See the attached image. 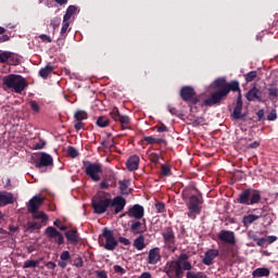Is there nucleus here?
<instances>
[{
  "label": "nucleus",
  "mask_w": 278,
  "mask_h": 278,
  "mask_svg": "<svg viewBox=\"0 0 278 278\" xmlns=\"http://www.w3.org/2000/svg\"><path fill=\"white\" fill-rule=\"evenodd\" d=\"M165 270L169 278H184V270H192V263L188 261V254H180L177 260L166 264Z\"/></svg>",
  "instance_id": "nucleus-1"
},
{
  "label": "nucleus",
  "mask_w": 278,
  "mask_h": 278,
  "mask_svg": "<svg viewBox=\"0 0 278 278\" xmlns=\"http://www.w3.org/2000/svg\"><path fill=\"white\" fill-rule=\"evenodd\" d=\"M2 84L4 86V90H12L16 92V94H21V92L27 88V81L25 78L16 74L4 76L2 78Z\"/></svg>",
  "instance_id": "nucleus-2"
},
{
  "label": "nucleus",
  "mask_w": 278,
  "mask_h": 278,
  "mask_svg": "<svg viewBox=\"0 0 278 278\" xmlns=\"http://www.w3.org/2000/svg\"><path fill=\"white\" fill-rule=\"evenodd\" d=\"M241 205H255L262 201V194L258 190L244 189L237 199Z\"/></svg>",
  "instance_id": "nucleus-3"
},
{
  "label": "nucleus",
  "mask_w": 278,
  "mask_h": 278,
  "mask_svg": "<svg viewBox=\"0 0 278 278\" xmlns=\"http://www.w3.org/2000/svg\"><path fill=\"white\" fill-rule=\"evenodd\" d=\"M92 207L94 214H105L108 208L111 207V199L103 198V193H98L92 198Z\"/></svg>",
  "instance_id": "nucleus-4"
},
{
  "label": "nucleus",
  "mask_w": 278,
  "mask_h": 278,
  "mask_svg": "<svg viewBox=\"0 0 278 278\" xmlns=\"http://www.w3.org/2000/svg\"><path fill=\"white\" fill-rule=\"evenodd\" d=\"M162 237L164 239L165 247L175 253V251H177V240L175 238V231L173 228L166 227L162 232Z\"/></svg>",
  "instance_id": "nucleus-5"
},
{
  "label": "nucleus",
  "mask_w": 278,
  "mask_h": 278,
  "mask_svg": "<svg viewBox=\"0 0 278 278\" xmlns=\"http://www.w3.org/2000/svg\"><path fill=\"white\" fill-rule=\"evenodd\" d=\"M85 173L92 181H101L99 174L103 173V167L100 163H89L85 168Z\"/></svg>",
  "instance_id": "nucleus-6"
},
{
  "label": "nucleus",
  "mask_w": 278,
  "mask_h": 278,
  "mask_svg": "<svg viewBox=\"0 0 278 278\" xmlns=\"http://www.w3.org/2000/svg\"><path fill=\"white\" fill-rule=\"evenodd\" d=\"M102 237L105 240L104 249L106 251H114L118 247V241L114 238V232L108 228L103 229Z\"/></svg>",
  "instance_id": "nucleus-7"
},
{
  "label": "nucleus",
  "mask_w": 278,
  "mask_h": 278,
  "mask_svg": "<svg viewBox=\"0 0 278 278\" xmlns=\"http://www.w3.org/2000/svg\"><path fill=\"white\" fill-rule=\"evenodd\" d=\"M124 216H128V218H134L135 220H140L144 217V206L135 204L124 213Z\"/></svg>",
  "instance_id": "nucleus-8"
},
{
  "label": "nucleus",
  "mask_w": 278,
  "mask_h": 278,
  "mask_svg": "<svg viewBox=\"0 0 278 278\" xmlns=\"http://www.w3.org/2000/svg\"><path fill=\"white\" fill-rule=\"evenodd\" d=\"M197 92H194V88L190 86H185L180 90V97L182 101H191L193 105H197L199 103V99L195 98Z\"/></svg>",
  "instance_id": "nucleus-9"
},
{
  "label": "nucleus",
  "mask_w": 278,
  "mask_h": 278,
  "mask_svg": "<svg viewBox=\"0 0 278 278\" xmlns=\"http://www.w3.org/2000/svg\"><path fill=\"white\" fill-rule=\"evenodd\" d=\"M46 235L50 240H53L54 242H56L59 247L64 244V236L61 235L60 231H58V229H55L53 226H49L46 229Z\"/></svg>",
  "instance_id": "nucleus-10"
},
{
  "label": "nucleus",
  "mask_w": 278,
  "mask_h": 278,
  "mask_svg": "<svg viewBox=\"0 0 278 278\" xmlns=\"http://www.w3.org/2000/svg\"><path fill=\"white\" fill-rule=\"evenodd\" d=\"M225 97H227V91H216L213 94H211V97L206 100H204V105H218V103H220V101H223V99H225Z\"/></svg>",
  "instance_id": "nucleus-11"
},
{
  "label": "nucleus",
  "mask_w": 278,
  "mask_h": 278,
  "mask_svg": "<svg viewBox=\"0 0 278 278\" xmlns=\"http://www.w3.org/2000/svg\"><path fill=\"white\" fill-rule=\"evenodd\" d=\"M111 207H114V214H121L125 206L127 205V200L122 195H117L114 199H111Z\"/></svg>",
  "instance_id": "nucleus-12"
},
{
  "label": "nucleus",
  "mask_w": 278,
  "mask_h": 278,
  "mask_svg": "<svg viewBox=\"0 0 278 278\" xmlns=\"http://www.w3.org/2000/svg\"><path fill=\"white\" fill-rule=\"evenodd\" d=\"M130 231L134 236H140V233H144L147 231V219H139L132 220L130 225Z\"/></svg>",
  "instance_id": "nucleus-13"
},
{
  "label": "nucleus",
  "mask_w": 278,
  "mask_h": 278,
  "mask_svg": "<svg viewBox=\"0 0 278 278\" xmlns=\"http://www.w3.org/2000/svg\"><path fill=\"white\" fill-rule=\"evenodd\" d=\"M242 108H243L242 93H239L237 98V104L232 112V118H235V121H241V118H247V114L244 113L242 114Z\"/></svg>",
  "instance_id": "nucleus-14"
},
{
  "label": "nucleus",
  "mask_w": 278,
  "mask_h": 278,
  "mask_svg": "<svg viewBox=\"0 0 278 278\" xmlns=\"http://www.w3.org/2000/svg\"><path fill=\"white\" fill-rule=\"evenodd\" d=\"M42 203H45V198L34 195L28 201V204H27V210H28L29 214H31L34 212H38V210H40V205H42Z\"/></svg>",
  "instance_id": "nucleus-15"
},
{
  "label": "nucleus",
  "mask_w": 278,
  "mask_h": 278,
  "mask_svg": "<svg viewBox=\"0 0 278 278\" xmlns=\"http://www.w3.org/2000/svg\"><path fill=\"white\" fill-rule=\"evenodd\" d=\"M203 201H201V198L197 195H191L189 198V203H188V210L189 212H194L195 214H201V204Z\"/></svg>",
  "instance_id": "nucleus-16"
},
{
  "label": "nucleus",
  "mask_w": 278,
  "mask_h": 278,
  "mask_svg": "<svg viewBox=\"0 0 278 278\" xmlns=\"http://www.w3.org/2000/svg\"><path fill=\"white\" fill-rule=\"evenodd\" d=\"M218 239L226 244H236V233L231 230H222L218 233Z\"/></svg>",
  "instance_id": "nucleus-17"
},
{
  "label": "nucleus",
  "mask_w": 278,
  "mask_h": 278,
  "mask_svg": "<svg viewBox=\"0 0 278 278\" xmlns=\"http://www.w3.org/2000/svg\"><path fill=\"white\" fill-rule=\"evenodd\" d=\"M47 166H53V157L43 152L41 153L40 161L36 163V168H45Z\"/></svg>",
  "instance_id": "nucleus-18"
},
{
  "label": "nucleus",
  "mask_w": 278,
  "mask_h": 278,
  "mask_svg": "<svg viewBox=\"0 0 278 278\" xmlns=\"http://www.w3.org/2000/svg\"><path fill=\"white\" fill-rule=\"evenodd\" d=\"M112 114H113L114 121H118V123H121L122 129H127L129 127V116L121 115V113L118 112V109L113 111Z\"/></svg>",
  "instance_id": "nucleus-19"
},
{
  "label": "nucleus",
  "mask_w": 278,
  "mask_h": 278,
  "mask_svg": "<svg viewBox=\"0 0 278 278\" xmlns=\"http://www.w3.org/2000/svg\"><path fill=\"white\" fill-rule=\"evenodd\" d=\"M216 257H218V250L211 249L205 252L202 263L205 266H212V264H213L214 260H216Z\"/></svg>",
  "instance_id": "nucleus-20"
},
{
  "label": "nucleus",
  "mask_w": 278,
  "mask_h": 278,
  "mask_svg": "<svg viewBox=\"0 0 278 278\" xmlns=\"http://www.w3.org/2000/svg\"><path fill=\"white\" fill-rule=\"evenodd\" d=\"M14 203V194L5 191H0V207L12 205Z\"/></svg>",
  "instance_id": "nucleus-21"
},
{
  "label": "nucleus",
  "mask_w": 278,
  "mask_h": 278,
  "mask_svg": "<svg viewBox=\"0 0 278 278\" xmlns=\"http://www.w3.org/2000/svg\"><path fill=\"white\" fill-rule=\"evenodd\" d=\"M139 165H140V156L138 155H131L126 161V166L130 172L138 170Z\"/></svg>",
  "instance_id": "nucleus-22"
},
{
  "label": "nucleus",
  "mask_w": 278,
  "mask_h": 278,
  "mask_svg": "<svg viewBox=\"0 0 278 278\" xmlns=\"http://www.w3.org/2000/svg\"><path fill=\"white\" fill-rule=\"evenodd\" d=\"M248 101H262V92L257 87L250 89L245 96Z\"/></svg>",
  "instance_id": "nucleus-23"
},
{
  "label": "nucleus",
  "mask_w": 278,
  "mask_h": 278,
  "mask_svg": "<svg viewBox=\"0 0 278 278\" xmlns=\"http://www.w3.org/2000/svg\"><path fill=\"white\" fill-rule=\"evenodd\" d=\"M65 238L70 244H77L79 242V232H77V229L67 230Z\"/></svg>",
  "instance_id": "nucleus-24"
},
{
  "label": "nucleus",
  "mask_w": 278,
  "mask_h": 278,
  "mask_svg": "<svg viewBox=\"0 0 278 278\" xmlns=\"http://www.w3.org/2000/svg\"><path fill=\"white\" fill-rule=\"evenodd\" d=\"M160 260H162V256L160 255V250L157 248L150 250L148 256V264H157Z\"/></svg>",
  "instance_id": "nucleus-25"
},
{
  "label": "nucleus",
  "mask_w": 278,
  "mask_h": 278,
  "mask_svg": "<svg viewBox=\"0 0 278 278\" xmlns=\"http://www.w3.org/2000/svg\"><path fill=\"white\" fill-rule=\"evenodd\" d=\"M223 91L226 92V97L231 91L232 92H239V94H241V92H240V83H238V80H232L230 84L227 83L226 88L223 89Z\"/></svg>",
  "instance_id": "nucleus-26"
},
{
  "label": "nucleus",
  "mask_w": 278,
  "mask_h": 278,
  "mask_svg": "<svg viewBox=\"0 0 278 278\" xmlns=\"http://www.w3.org/2000/svg\"><path fill=\"white\" fill-rule=\"evenodd\" d=\"M260 218H262V214H260V215H253V214L245 215L242 218V224H243L244 227H249V226L253 225L255 223V220H260Z\"/></svg>",
  "instance_id": "nucleus-27"
},
{
  "label": "nucleus",
  "mask_w": 278,
  "mask_h": 278,
  "mask_svg": "<svg viewBox=\"0 0 278 278\" xmlns=\"http://www.w3.org/2000/svg\"><path fill=\"white\" fill-rule=\"evenodd\" d=\"M34 220H41L42 225H47V220H49V216L42 211H35L34 213H30Z\"/></svg>",
  "instance_id": "nucleus-28"
},
{
  "label": "nucleus",
  "mask_w": 278,
  "mask_h": 278,
  "mask_svg": "<svg viewBox=\"0 0 278 278\" xmlns=\"http://www.w3.org/2000/svg\"><path fill=\"white\" fill-rule=\"evenodd\" d=\"M253 277H269L270 276V269L266 268V267H260L256 268L253 273H252Z\"/></svg>",
  "instance_id": "nucleus-29"
},
{
  "label": "nucleus",
  "mask_w": 278,
  "mask_h": 278,
  "mask_svg": "<svg viewBox=\"0 0 278 278\" xmlns=\"http://www.w3.org/2000/svg\"><path fill=\"white\" fill-rule=\"evenodd\" d=\"M134 247L137 249V251H142L143 249H147V243H144V236L140 235L134 240Z\"/></svg>",
  "instance_id": "nucleus-30"
},
{
  "label": "nucleus",
  "mask_w": 278,
  "mask_h": 278,
  "mask_svg": "<svg viewBox=\"0 0 278 278\" xmlns=\"http://www.w3.org/2000/svg\"><path fill=\"white\" fill-rule=\"evenodd\" d=\"M42 225L43 224L40 222L28 223L25 227V231H28V233H34V231H38V229H41Z\"/></svg>",
  "instance_id": "nucleus-31"
},
{
  "label": "nucleus",
  "mask_w": 278,
  "mask_h": 278,
  "mask_svg": "<svg viewBox=\"0 0 278 278\" xmlns=\"http://www.w3.org/2000/svg\"><path fill=\"white\" fill-rule=\"evenodd\" d=\"M118 185L121 194H129V192H131V189H129V180H119Z\"/></svg>",
  "instance_id": "nucleus-32"
},
{
  "label": "nucleus",
  "mask_w": 278,
  "mask_h": 278,
  "mask_svg": "<svg viewBox=\"0 0 278 278\" xmlns=\"http://www.w3.org/2000/svg\"><path fill=\"white\" fill-rule=\"evenodd\" d=\"M51 73H53V66L51 65H47L39 71V75L42 77V79H47Z\"/></svg>",
  "instance_id": "nucleus-33"
},
{
  "label": "nucleus",
  "mask_w": 278,
  "mask_h": 278,
  "mask_svg": "<svg viewBox=\"0 0 278 278\" xmlns=\"http://www.w3.org/2000/svg\"><path fill=\"white\" fill-rule=\"evenodd\" d=\"M12 58H14V53L12 52H0V64H5V62H9V60H12Z\"/></svg>",
  "instance_id": "nucleus-34"
},
{
  "label": "nucleus",
  "mask_w": 278,
  "mask_h": 278,
  "mask_svg": "<svg viewBox=\"0 0 278 278\" xmlns=\"http://www.w3.org/2000/svg\"><path fill=\"white\" fill-rule=\"evenodd\" d=\"M215 88H218L219 90H225L227 88V79L225 78H217L214 81Z\"/></svg>",
  "instance_id": "nucleus-35"
},
{
  "label": "nucleus",
  "mask_w": 278,
  "mask_h": 278,
  "mask_svg": "<svg viewBox=\"0 0 278 278\" xmlns=\"http://www.w3.org/2000/svg\"><path fill=\"white\" fill-rule=\"evenodd\" d=\"M40 266L39 261L27 260L24 262L23 268H38Z\"/></svg>",
  "instance_id": "nucleus-36"
},
{
  "label": "nucleus",
  "mask_w": 278,
  "mask_h": 278,
  "mask_svg": "<svg viewBox=\"0 0 278 278\" xmlns=\"http://www.w3.org/2000/svg\"><path fill=\"white\" fill-rule=\"evenodd\" d=\"M268 94H269V98L277 99L278 98V86L277 85H271L268 88Z\"/></svg>",
  "instance_id": "nucleus-37"
},
{
  "label": "nucleus",
  "mask_w": 278,
  "mask_h": 278,
  "mask_svg": "<svg viewBox=\"0 0 278 278\" xmlns=\"http://www.w3.org/2000/svg\"><path fill=\"white\" fill-rule=\"evenodd\" d=\"M244 77L248 84H250L251 81H255V79H257V71L249 72L244 75Z\"/></svg>",
  "instance_id": "nucleus-38"
},
{
  "label": "nucleus",
  "mask_w": 278,
  "mask_h": 278,
  "mask_svg": "<svg viewBox=\"0 0 278 278\" xmlns=\"http://www.w3.org/2000/svg\"><path fill=\"white\" fill-rule=\"evenodd\" d=\"M74 118L75 121H86V118H88V113H86V111H77L74 114Z\"/></svg>",
  "instance_id": "nucleus-39"
},
{
  "label": "nucleus",
  "mask_w": 278,
  "mask_h": 278,
  "mask_svg": "<svg viewBox=\"0 0 278 278\" xmlns=\"http://www.w3.org/2000/svg\"><path fill=\"white\" fill-rule=\"evenodd\" d=\"M192 190H197L194 186H188L182 190V199L186 201V199H190V194L192 193Z\"/></svg>",
  "instance_id": "nucleus-40"
},
{
  "label": "nucleus",
  "mask_w": 278,
  "mask_h": 278,
  "mask_svg": "<svg viewBox=\"0 0 278 278\" xmlns=\"http://www.w3.org/2000/svg\"><path fill=\"white\" fill-rule=\"evenodd\" d=\"M98 127H108L110 125V119L103 116L98 117L97 119Z\"/></svg>",
  "instance_id": "nucleus-41"
},
{
  "label": "nucleus",
  "mask_w": 278,
  "mask_h": 278,
  "mask_svg": "<svg viewBox=\"0 0 278 278\" xmlns=\"http://www.w3.org/2000/svg\"><path fill=\"white\" fill-rule=\"evenodd\" d=\"M187 278H207V276L201 271L194 273V271H188Z\"/></svg>",
  "instance_id": "nucleus-42"
},
{
  "label": "nucleus",
  "mask_w": 278,
  "mask_h": 278,
  "mask_svg": "<svg viewBox=\"0 0 278 278\" xmlns=\"http://www.w3.org/2000/svg\"><path fill=\"white\" fill-rule=\"evenodd\" d=\"M67 155H70V157H78L79 156V151H77V149H75L74 147L70 146L67 147Z\"/></svg>",
  "instance_id": "nucleus-43"
},
{
  "label": "nucleus",
  "mask_w": 278,
  "mask_h": 278,
  "mask_svg": "<svg viewBox=\"0 0 278 278\" xmlns=\"http://www.w3.org/2000/svg\"><path fill=\"white\" fill-rule=\"evenodd\" d=\"M161 175L163 177H169V175H170V167L168 165H162L161 166Z\"/></svg>",
  "instance_id": "nucleus-44"
},
{
  "label": "nucleus",
  "mask_w": 278,
  "mask_h": 278,
  "mask_svg": "<svg viewBox=\"0 0 278 278\" xmlns=\"http://www.w3.org/2000/svg\"><path fill=\"white\" fill-rule=\"evenodd\" d=\"M155 208L159 214H164V212L166 211V204H164V202H157L155 204Z\"/></svg>",
  "instance_id": "nucleus-45"
},
{
  "label": "nucleus",
  "mask_w": 278,
  "mask_h": 278,
  "mask_svg": "<svg viewBox=\"0 0 278 278\" xmlns=\"http://www.w3.org/2000/svg\"><path fill=\"white\" fill-rule=\"evenodd\" d=\"M113 270L117 275H125V273H127V269L123 268L121 265H114Z\"/></svg>",
  "instance_id": "nucleus-46"
},
{
  "label": "nucleus",
  "mask_w": 278,
  "mask_h": 278,
  "mask_svg": "<svg viewBox=\"0 0 278 278\" xmlns=\"http://www.w3.org/2000/svg\"><path fill=\"white\" fill-rule=\"evenodd\" d=\"M108 181H112V178L104 179L103 181L100 182L101 190H108V188H110V182Z\"/></svg>",
  "instance_id": "nucleus-47"
},
{
  "label": "nucleus",
  "mask_w": 278,
  "mask_h": 278,
  "mask_svg": "<svg viewBox=\"0 0 278 278\" xmlns=\"http://www.w3.org/2000/svg\"><path fill=\"white\" fill-rule=\"evenodd\" d=\"M60 260H62L63 262H68V260H71V252L63 251L60 255Z\"/></svg>",
  "instance_id": "nucleus-48"
},
{
  "label": "nucleus",
  "mask_w": 278,
  "mask_h": 278,
  "mask_svg": "<svg viewBox=\"0 0 278 278\" xmlns=\"http://www.w3.org/2000/svg\"><path fill=\"white\" fill-rule=\"evenodd\" d=\"M74 266H76V268H81L84 266V260L81 256L74 258Z\"/></svg>",
  "instance_id": "nucleus-49"
},
{
  "label": "nucleus",
  "mask_w": 278,
  "mask_h": 278,
  "mask_svg": "<svg viewBox=\"0 0 278 278\" xmlns=\"http://www.w3.org/2000/svg\"><path fill=\"white\" fill-rule=\"evenodd\" d=\"M29 105H30L33 112H40V106L38 105V103L36 101L31 100L29 102Z\"/></svg>",
  "instance_id": "nucleus-50"
},
{
  "label": "nucleus",
  "mask_w": 278,
  "mask_h": 278,
  "mask_svg": "<svg viewBox=\"0 0 278 278\" xmlns=\"http://www.w3.org/2000/svg\"><path fill=\"white\" fill-rule=\"evenodd\" d=\"M118 242H121V244H124V247H129V244H131V241L125 237H119Z\"/></svg>",
  "instance_id": "nucleus-51"
},
{
  "label": "nucleus",
  "mask_w": 278,
  "mask_h": 278,
  "mask_svg": "<svg viewBox=\"0 0 278 278\" xmlns=\"http://www.w3.org/2000/svg\"><path fill=\"white\" fill-rule=\"evenodd\" d=\"M68 27H71V23L68 22H63L62 28H61V35L66 34L68 31Z\"/></svg>",
  "instance_id": "nucleus-52"
},
{
  "label": "nucleus",
  "mask_w": 278,
  "mask_h": 278,
  "mask_svg": "<svg viewBox=\"0 0 278 278\" xmlns=\"http://www.w3.org/2000/svg\"><path fill=\"white\" fill-rule=\"evenodd\" d=\"M267 121H277V111L273 110L268 115H267Z\"/></svg>",
  "instance_id": "nucleus-53"
},
{
  "label": "nucleus",
  "mask_w": 278,
  "mask_h": 278,
  "mask_svg": "<svg viewBox=\"0 0 278 278\" xmlns=\"http://www.w3.org/2000/svg\"><path fill=\"white\" fill-rule=\"evenodd\" d=\"M202 123H203V118L197 117V118H194V119L192 121L191 125H192L193 127H199V125H202Z\"/></svg>",
  "instance_id": "nucleus-54"
},
{
  "label": "nucleus",
  "mask_w": 278,
  "mask_h": 278,
  "mask_svg": "<svg viewBox=\"0 0 278 278\" xmlns=\"http://www.w3.org/2000/svg\"><path fill=\"white\" fill-rule=\"evenodd\" d=\"M66 12L70 13V14L73 16L74 14H77V7H75V5H70V7L67 8Z\"/></svg>",
  "instance_id": "nucleus-55"
},
{
  "label": "nucleus",
  "mask_w": 278,
  "mask_h": 278,
  "mask_svg": "<svg viewBox=\"0 0 278 278\" xmlns=\"http://www.w3.org/2000/svg\"><path fill=\"white\" fill-rule=\"evenodd\" d=\"M144 142H148V144H155L156 138L149 136L143 138Z\"/></svg>",
  "instance_id": "nucleus-56"
},
{
  "label": "nucleus",
  "mask_w": 278,
  "mask_h": 278,
  "mask_svg": "<svg viewBox=\"0 0 278 278\" xmlns=\"http://www.w3.org/2000/svg\"><path fill=\"white\" fill-rule=\"evenodd\" d=\"M40 40H42V42H52V39L49 37V35L42 34L39 35Z\"/></svg>",
  "instance_id": "nucleus-57"
},
{
  "label": "nucleus",
  "mask_w": 278,
  "mask_h": 278,
  "mask_svg": "<svg viewBox=\"0 0 278 278\" xmlns=\"http://www.w3.org/2000/svg\"><path fill=\"white\" fill-rule=\"evenodd\" d=\"M50 25H52L53 29L60 27V20L58 17H54L53 20H51Z\"/></svg>",
  "instance_id": "nucleus-58"
},
{
  "label": "nucleus",
  "mask_w": 278,
  "mask_h": 278,
  "mask_svg": "<svg viewBox=\"0 0 278 278\" xmlns=\"http://www.w3.org/2000/svg\"><path fill=\"white\" fill-rule=\"evenodd\" d=\"M98 278H108V273L105 270L96 271Z\"/></svg>",
  "instance_id": "nucleus-59"
},
{
  "label": "nucleus",
  "mask_w": 278,
  "mask_h": 278,
  "mask_svg": "<svg viewBox=\"0 0 278 278\" xmlns=\"http://www.w3.org/2000/svg\"><path fill=\"white\" fill-rule=\"evenodd\" d=\"M167 110H168L169 114H172L173 116H177V114H179V111H177V109H175L170 105L167 106Z\"/></svg>",
  "instance_id": "nucleus-60"
},
{
  "label": "nucleus",
  "mask_w": 278,
  "mask_h": 278,
  "mask_svg": "<svg viewBox=\"0 0 278 278\" xmlns=\"http://www.w3.org/2000/svg\"><path fill=\"white\" fill-rule=\"evenodd\" d=\"M47 144V142H45V140H40L39 142H37L36 144H35V149H38V150H40V149H45V146Z\"/></svg>",
  "instance_id": "nucleus-61"
},
{
  "label": "nucleus",
  "mask_w": 278,
  "mask_h": 278,
  "mask_svg": "<svg viewBox=\"0 0 278 278\" xmlns=\"http://www.w3.org/2000/svg\"><path fill=\"white\" fill-rule=\"evenodd\" d=\"M164 131H168V127H166L164 124H161V126L157 127V132L164 134Z\"/></svg>",
  "instance_id": "nucleus-62"
},
{
  "label": "nucleus",
  "mask_w": 278,
  "mask_h": 278,
  "mask_svg": "<svg viewBox=\"0 0 278 278\" xmlns=\"http://www.w3.org/2000/svg\"><path fill=\"white\" fill-rule=\"evenodd\" d=\"M266 242H267L266 238H261V239H257L256 244L257 247H265Z\"/></svg>",
  "instance_id": "nucleus-63"
},
{
  "label": "nucleus",
  "mask_w": 278,
  "mask_h": 278,
  "mask_svg": "<svg viewBox=\"0 0 278 278\" xmlns=\"http://www.w3.org/2000/svg\"><path fill=\"white\" fill-rule=\"evenodd\" d=\"M256 116L258 117V121H264V110H258Z\"/></svg>",
  "instance_id": "nucleus-64"
}]
</instances>
